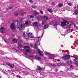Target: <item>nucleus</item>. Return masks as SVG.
<instances>
[{
    "instance_id": "nucleus-46",
    "label": "nucleus",
    "mask_w": 78,
    "mask_h": 78,
    "mask_svg": "<svg viewBox=\"0 0 78 78\" xmlns=\"http://www.w3.org/2000/svg\"><path fill=\"white\" fill-rule=\"evenodd\" d=\"M40 13L41 14H43V12H42V11H40Z\"/></svg>"
},
{
    "instance_id": "nucleus-62",
    "label": "nucleus",
    "mask_w": 78,
    "mask_h": 78,
    "mask_svg": "<svg viewBox=\"0 0 78 78\" xmlns=\"http://www.w3.org/2000/svg\"><path fill=\"white\" fill-rule=\"evenodd\" d=\"M2 53H3V51H2Z\"/></svg>"
},
{
    "instance_id": "nucleus-26",
    "label": "nucleus",
    "mask_w": 78,
    "mask_h": 78,
    "mask_svg": "<svg viewBox=\"0 0 78 78\" xmlns=\"http://www.w3.org/2000/svg\"><path fill=\"white\" fill-rule=\"evenodd\" d=\"M14 15L15 16H18V13H17V12H15L14 13Z\"/></svg>"
},
{
    "instance_id": "nucleus-19",
    "label": "nucleus",
    "mask_w": 78,
    "mask_h": 78,
    "mask_svg": "<svg viewBox=\"0 0 78 78\" xmlns=\"http://www.w3.org/2000/svg\"><path fill=\"white\" fill-rule=\"evenodd\" d=\"M34 14H39V12H38L35 11L33 13Z\"/></svg>"
},
{
    "instance_id": "nucleus-24",
    "label": "nucleus",
    "mask_w": 78,
    "mask_h": 78,
    "mask_svg": "<svg viewBox=\"0 0 78 78\" xmlns=\"http://www.w3.org/2000/svg\"><path fill=\"white\" fill-rule=\"evenodd\" d=\"M48 11H49V12H50V13H51V12H52V11H51V9H48Z\"/></svg>"
},
{
    "instance_id": "nucleus-29",
    "label": "nucleus",
    "mask_w": 78,
    "mask_h": 78,
    "mask_svg": "<svg viewBox=\"0 0 78 78\" xmlns=\"http://www.w3.org/2000/svg\"><path fill=\"white\" fill-rule=\"evenodd\" d=\"M63 22H65V23H67V21H66V20H63Z\"/></svg>"
},
{
    "instance_id": "nucleus-8",
    "label": "nucleus",
    "mask_w": 78,
    "mask_h": 78,
    "mask_svg": "<svg viewBox=\"0 0 78 78\" xmlns=\"http://www.w3.org/2000/svg\"><path fill=\"white\" fill-rule=\"evenodd\" d=\"M70 59V56L69 55H66L65 56V59H66L67 60H69Z\"/></svg>"
},
{
    "instance_id": "nucleus-5",
    "label": "nucleus",
    "mask_w": 78,
    "mask_h": 78,
    "mask_svg": "<svg viewBox=\"0 0 78 78\" xmlns=\"http://www.w3.org/2000/svg\"><path fill=\"white\" fill-rule=\"evenodd\" d=\"M45 55H47V56H53V55L51 54H50V53H48V52H46L45 53Z\"/></svg>"
},
{
    "instance_id": "nucleus-6",
    "label": "nucleus",
    "mask_w": 78,
    "mask_h": 78,
    "mask_svg": "<svg viewBox=\"0 0 78 78\" xmlns=\"http://www.w3.org/2000/svg\"><path fill=\"white\" fill-rule=\"evenodd\" d=\"M4 29L5 28H4V27H1L0 29V31L2 33H3V31Z\"/></svg>"
},
{
    "instance_id": "nucleus-36",
    "label": "nucleus",
    "mask_w": 78,
    "mask_h": 78,
    "mask_svg": "<svg viewBox=\"0 0 78 78\" xmlns=\"http://www.w3.org/2000/svg\"><path fill=\"white\" fill-rule=\"evenodd\" d=\"M24 55H28V54L27 53V52H24Z\"/></svg>"
},
{
    "instance_id": "nucleus-20",
    "label": "nucleus",
    "mask_w": 78,
    "mask_h": 78,
    "mask_svg": "<svg viewBox=\"0 0 78 78\" xmlns=\"http://www.w3.org/2000/svg\"><path fill=\"white\" fill-rule=\"evenodd\" d=\"M43 18L44 19H45V20H47V19H48V17L46 16H44Z\"/></svg>"
},
{
    "instance_id": "nucleus-13",
    "label": "nucleus",
    "mask_w": 78,
    "mask_h": 78,
    "mask_svg": "<svg viewBox=\"0 0 78 78\" xmlns=\"http://www.w3.org/2000/svg\"><path fill=\"white\" fill-rule=\"evenodd\" d=\"M67 64H69V65H70V64H72V62L68 61H67Z\"/></svg>"
},
{
    "instance_id": "nucleus-44",
    "label": "nucleus",
    "mask_w": 78,
    "mask_h": 78,
    "mask_svg": "<svg viewBox=\"0 0 78 78\" xmlns=\"http://www.w3.org/2000/svg\"><path fill=\"white\" fill-rule=\"evenodd\" d=\"M76 61L77 62H78V58H77L76 59Z\"/></svg>"
},
{
    "instance_id": "nucleus-33",
    "label": "nucleus",
    "mask_w": 78,
    "mask_h": 78,
    "mask_svg": "<svg viewBox=\"0 0 78 78\" xmlns=\"http://www.w3.org/2000/svg\"><path fill=\"white\" fill-rule=\"evenodd\" d=\"M29 57H30V58H33L34 57V56L32 55H29Z\"/></svg>"
},
{
    "instance_id": "nucleus-2",
    "label": "nucleus",
    "mask_w": 78,
    "mask_h": 78,
    "mask_svg": "<svg viewBox=\"0 0 78 78\" xmlns=\"http://www.w3.org/2000/svg\"><path fill=\"white\" fill-rule=\"evenodd\" d=\"M56 22L55 20L52 21L51 22V25H56Z\"/></svg>"
},
{
    "instance_id": "nucleus-60",
    "label": "nucleus",
    "mask_w": 78,
    "mask_h": 78,
    "mask_svg": "<svg viewBox=\"0 0 78 78\" xmlns=\"http://www.w3.org/2000/svg\"><path fill=\"white\" fill-rule=\"evenodd\" d=\"M40 37H38V38H40Z\"/></svg>"
},
{
    "instance_id": "nucleus-48",
    "label": "nucleus",
    "mask_w": 78,
    "mask_h": 78,
    "mask_svg": "<svg viewBox=\"0 0 78 78\" xmlns=\"http://www.w3.org/2000/svg\"><path fill=\"white\" fill-rule=\"evenodd\" d=\"M54 58V56H53L52 57H50V59H53V58Z\"/></svg>"
},
{
    "instance_id": "nucleus-38",
    "label": "nucleus",
    "mask_w": 78,
    "mask_h": 78,
    "mask_svg": "<svg viewBox=\"0 0 78 78\" xmlns=\"http://www.w3.org/2000/svg\"><path fill=\"white\" fill-rule=\"evenodd\" d=\"M24 13H23V12H21V14H20V15L22 16H23V14Z\"/></svg>"
},
{
    "instance_id": "nucleus-17",
    "label": "nucleus",
    "mask_w": 78,
    "mask_h": 78,
    "mask_svg": "<svg viewBox=\"0 0 78 78\" xmlns=\"http://www.w3.org/2000/svg\"><path fill=\"white\" fill-rule=\"evenodd\" d=\"M18 47L19 48L20 47L21 48V47H22V44H21L20 43H18Z\"/></svg>"
},
{
    "instance_id": "nucleus-4",
    "label": "nucleus",
    "mask_w": 78,
    "mask_h": 78,
    "mask_svg": "<svg viewBox=\"0 0 78 78\" xmlns=\"http://www.w3.org/2000/svg\"><path fill=\"white\" fill-rule=\"evenodd\" d=\"M28 37H30V38H33L34 37L33 34L30 33H29L28 34Z\"/></svg>"
},
{
    "instance_id": "nucleus-7",
    "label": "nucleus",
    "mask_w": 78,
    "mask_h": 78,
    "mask_svg": "<svg viewBox=\"0 0 78 78\" xmlns=\"http://www.w3.org/2000/svg\"><path fill=\"white\" fill-rule=\"evenodd\" d=\"M61 26H65L66 25V23L62 22L61 23Z\"/></svg>"
},
{
    "instance_id": "nucleus-25",
    "label": "nucleus",
    "mask_w": 78,
    "mask_h": 78,
    "mask_svg": "<svg viewBox=\"0 0 78 78\" xmlns=\"http://www.w3.org/2000/svg\"><path fill=\"white\" fill-rule=\"evenodd\" d=\"M38 53L41 56H43V55L42 54V53H41L40 51H38Z\"/></svg>"
},
{
    "instance_id": "nucleus-52",
    "label": "nucleus",
    "mask_w": 78,
    "mask_h": 78,
    "mask_svg": "<svg viewBox=\"0 0 78 78\" xmlns=\"http://www.w3.org/2000/svg\"><path fill=\"white\" fill-rule=\"evenodd\" d=\"M78 11V9H76L75 10V12H76V11Z\"/></svg>"
},
{
    "instance_id": "nucleus-57",
    "label": "nucleus",
    "mask_w": 78,
    "mask_h": 78,
    "mask_svg": "<svg viewBox=\"0 0 78 78\" xmlns=\"http://www.w3.org/2000/svg\"><path fill=\"white\" fill-rule=\"evenodd\" d=\"M65 58V57H62V58Z\"/></svg>"
},
{
    "instance_id": "nucleus-32",
    "label": "nucleus",
    "mask_w": 78,
    "mask_h": 78,
    "mask_svg": "<svg viewBox=\"0 0 78 78\" xmlns=\"http://www.w3.org/2000/svg\"><path fill=\"white\" fill-rule=\"evenodd\" d=\"M25 23L26 25H28V24L29 23H28V21H26Z\"/></svg>"
},
{
    "instance_id": "nucleus-30",
    "label": "nucleus",
    "mask_w": 78,
    "mask_h": 78,
    "mask_svg": "<svg viewBox=\"0 0 78 78\" xmlns=\"http://www.w3.org/2000/svg\"><path fill=\"white\" fill-rule=\"evenodd\" d=\"M58 6L59 7H62V5L61 4H59L58 5Z\"/></svg>"
},
{
    "instance_id": "nucleus-54",
    "label": "nucleus",
    "mask_w": 78,
    "mask_h": 78,
    "mask_svg": "<svg viewBox=\"0 0 78 78\" xmlns=\"http://www.w3.org/2000/svg\"><path fill=\"white\" fill-rule=\"evenodd\" d=\"M4 41H5V42H6V40H4Z\"/></svg>"
},
{
    "instance_id": "nucleus-56",
    "label": "nucleus",
    "mask_w": 78,
    "mask_h": 78,
    "mask_svg": "<svg viewBox=\"0 0 78 78\" xmlns=\"http://www.w3.org/2000/svg\"><path fill=\"white\" fill-rule=\"evenodd\" d=\"M55 72H58V70H55Z\"/></svg>"
},
{
    "instance_id": "nucleus-9",
    "label": "nucleus",
    "mask_w": 78,
    "mask_h": 78,
    "mask_svg": "<svg viewBox=\"0 0 78 78\" xmlns=\"http://www.w3.org/2000/svg\"><path fill=\"white\" fill-rule=\"evenodd\" d=\"M23 37H24L25 38V39H27V36L25 35V34H23Z\"/></svg>"
},
{
    "instance_id": "nucleus-45",
    "label": "nucleus",
    "mask_w": 78,
    "mask_h": 78,
    "mask_svg": "<svg viewBox=\"0 0 78 78\" xmlns=\"http://www.w3.org/2000/svg\"><path fill=\"white\" fill-rule=\"evenodd\" d=\"M52 5H55V3L53 2H52Z\"/></svg>"
},
{
    "instance_id": "nucleus-40",
    "label": "nucleus",
    "mask_w": 78,
    "mask_h": 78,
    "mask_svg": "<svg viewBox=\"0 0 78 78\" xmlns=\"http://www.w3.org/2000/svg\"><path fill=\"white\" fill-rule=\"evenodd\" d=\"M55 61H58V62H59L60 61V60L58 59H55Z\"/></svg>"
},
{
    "instance_id": "nucleus-63",
    "label": "nucleus",
    "mask_w": 78,
    "mask_h": 78,
    "mask_svg": "<svg viewBox=\"0 0 78 78\" xmlns=\"http://www.w3.org/2000/svg\"><path fill=\"white\" fill-rule=\"evenodd\" d=\"M2 55H3V54H1Z\"/></svg>"
},
{
    "instance_id": "nucleus-50",
    "label": "nucleus",
    "mask_w": 78,
    "mask_h": 78,
    "mask_svg": "<svg viewBox=\"0 0 78 78\" xmlns=\"http://www.w3.org/2000/svg\"><path fill=\"white\" fill-rule=\"evenodd\" d=\"M35 47H37V44H35Z\"/></svg>"
},
{
    "instance_id": "nucleus-58",
    "label": "nucleus",
    "mask_w": 78,
    "mask_h": 78,
    "mask_svg": "<svg viewBox=\"0 0 78 78\" xmlns=\"http://www.w3.org/2000/svg\"><path fill=\"white\" fill-rule=\"evenodd\" d=\"M71 57H73V56H70Z\"/></svg>"
},
{
    "instance_id": "nucleus-14",
    "label": "nucleus",
    "mask_w": 78,
    "mask_h": 78,
    "mask_svg": "<svg viewBox=\"0 0 78 78\" xmlns=\"http://www.w3.org/2000/svg\"><path fill=\"white\" fill-rule=\"evenodd\" d=\"M13 42H14V43H16V42H17V40L14 39L13 40Z\"/></svg>"
},
{
    "instance_id": "nucleus-31",
    "label": "nucleus",
    "mask_w": 78,
    "mask_h": 78,
    "mask_svg": "<svg viewBox=\"0 0 78 78\" xmlns=\"http://www.w3.org/2000/svg\"><path fill=\"white\" fill-rule=\"evenodd\" d=\"M25 74L26 75H27L29 74V73L28 72H25Z\"/></svg>"
},
{
    "instance_id": "nucleus-42",
    "label": "nucleus",
    "mask_w": 78,
    "mask_h": 78,
    "mask_svg": "<svg viewBox=\"0 0 78 78\" xmlns=\"http://www.w3.org/2000/svg\"><path fill=\"white\" fill-rule=\"evenodd\" d=\"M41 59V57H38V58H37V60H39V59Z\"/></svg>"
},
{
    "instance_id": "nucleus-35",
    "label": "nucleus",
    "mask_w": 78,
    "mask_h": 78,
    "mask_svg": "<svg viewBox=\"0 0 78 78\" xmlns=\"http://www.w3.org/2000/svg\"><path fill=\"white\" fill-rule=\"evenodd\" d=\"M29 2L31 3H33V1L32 0H29Z\"/></svg>"
},
{
    "instance_id": "nucleus-61",
    "label": "nucleus",
    "mask_w": 78,
    "mask_h": 78,
    "mask_svg": "<svg viewBox=\"0 0 78 78\" xmlns=\"http://www.w3.org/2000/svg\"><path fill=\"white\" fill-rule=\"evenodd\" d=\"M63 36H65V35H64Z\"/></svg>"
},
{
    "instance_id": "nucleus-11",
    "label": "nucleus",
    "mask_w": 78,
    "mask_h": 78,
    "mask_svg": "<svg viewBox=\"0 0 78 78\" xmlns=\"http://www.w3.org/2000/svg\"><path fill=\"white\" fill-rule=\"evenodd\" d=\"M49 27V26L48 24H45L44 26V27L45 29H47Z\"/></svg>"
},
{
    "instance_id": "nucleus-21",
    "label": "nucleus",
    "mask_w": 78,
    "mask_h": 78,
    "mask_svg": "<svg viewBox=\"0 0 78 78\" xmlns=\"http://www.w3.org/2000/svg\"><path fill=\"white\" fill-rule=\"evenodd\" d=\"M46 22V21L45 20L42 21L41 24L42 25H44V23H45Z\"/></svg>"
},
{
    "instance_id": "nucleus-41",
    "label": "nucleus",
    "mask_w": 78,
    "mask_h": 78,
    "mask_svg": "<svg viewBox=\"0 0 78 78\" xmlns=\"http://www.w3.org/2000/svg\"><path fill=\"white\" fill-rule=\"evenodd\" d=\"M50 65L52 67H55V65H53L52 64H50Z\"/></svg>"
},
{
    "instance_id": "nucleus-3",
    "label": "nucleus",
    "mask_w": 78,
    "mask_h": 78,
    "mask_svg": "<svg viewBox=\"0 0 78 78\" xmlns=\"http://www.w3.org/2000/svg\"><path fill=\"white\" fill-rule=\"evenodd\" d=\"M24 27H25V24H22L19 26V28L20 30H22V29L24 28Z\"/></svg>"
},
{
    "instance_id": "nucleus-15",
    "label": "nucleus",
    "mask_w": 78,
    "mask_h": 78,
    "mask_svg": "<svg viewBox=\"0 0 78 78\" xmlns=\"http://www.w3.org/2000/svg\"><path fill=\"white\" fill-rule=\"evenodd\" d=\"M24 48L25 49L30 48V47L28 46H24Z\"/></svg>"
},
{
    "instance_id": "nucleus-51",
    "label": "nucleus",
    "mask_w": 78,
    "mask_h": 78,
    "mask_svg": "<svg viewBox=\"0 0 78 78\" xmlns=\"http://www.w3.org/2000/svg\"><path fill=\"white\" fill-rule=\"evenodd\" d=\"M18 76L19 78H21V77L20 76Z\"/></svg>"
},
{
    "instance_id": "nucleus-12",
    "label": "nucleus",
    "mask_w": 78,
    "mask_h": 78,
    "mask_svg": "<svg viewBox=\"0 0 78 78\" xmlns=\"http://www.w3.org/2000/svg\"><path fill=\"white\" fill-rule=\"evenodd\" d=\"M9 67H10L11 69H13V68H14V65H13L10 64V66H9Z\"/></svg>"
},
{
    "instance_id": "nucleus-18",
    "label": "nucleus",
    "mask_w": 78,
    "mask_h": 78,
    "mask_svg": "<svg viewBox=\"0 0 78 78\" xmlns=\"http://www.w3.org/2000/svg\"><path fill=\"white\" fill-rule=\"evenodd\" d=\"M67 3L69 6H73V4L71 3L67 2Z\"/></svg>"
},
{
    "instance_id": "nucleus-43",
    "label": "nucleus",
    "mask_w": 78,
    "mask_h": 78,
    "mask_svg": "<svg viewBox=\"0 0 78 78\" xmlns=\"http://www.w3.org/2000/svg\"><path fill=\"white\" fill-rule=\"evenodd\" d=\"M30 51V50L29 49H26V51L27 52H28V51Z\"/></svg>"
},
{
    "instance_id": "nucleus-59",
    "label": "nucleus",
    "mask_w": 78,
    "mask_h": 78,
    "mask_svg": "<svg viewBox=\"0 0 78 78\" xmlns=\"http://www.w3.org/2000/svg\"><path fill=\"white\" fill-rule=\"evenodd\" d=\"M18 76H16V78H18Z\"/></svg>"
},
{
    "instance_id": "nucleus-22",
    "label": "nucleus",
    "mask_w": 78,
    "mask_h": 78,
    "mask_svg": "<svg viewBox=\"0 0 78 78\" xmlns=\"http://www.w3.org/2000/svg\"><path fill=\"white\" fill-rule=\"evenodd\" d=\"M42 19H43V17L40 16L39 17V19L40 20H42Z\"/></svg>"
},
{
    "instance_id": "nucleus-55",
    "label": "nucleus",
    "mask_w": 78,
    "mask_h": 78,
    "mask_svg": "<svg viewBox=\"0 0 78 78\" xmlns=\"http://www.w3.org/2000/svg\"><path fill=\"white\" fill-rule=\"evenodd\" d=\"M43 34H42V37L43 36V34H44V32H43Z\"/></svg>"
},
{
    "instance_id": "nucleus-53",
    "label": "nucleus",
    "mask_w": 78,
    "mask_h": 78,
    "mask_svg": "<svg viewBox=\"0 0 78 78\" xmlns=\"http://www.w3.org/2000/svg\"><path fill=\"white\" fill-rule=\"evenodd\" d=\"M75 64H76V65L77 66H78V63H76Z\"/></svg>"
},
{
    "instance_id": "nucleus-27",
    "label": "nucleus",
    "mask_w": 78,
    "mask_h": 78,
    "mask_svg": "<svg viewBox=\"0 0 78 78\" xmlns=\"http://www.w3.org/2000/svg\"><path fill=\"white\" fill-rule=\"evenodd\" d=\"M24 66L25 67H26V68L25 69H24L25 70H28V69H29V68H27V67H26V66H25V65H24Z\"/></svg>"
},
{
    "instance_id": "nucleus-10",
    "label": "nucleus",
    "mask_w": 78,
    "mask_h": 78,
    "mask_svg": "<svg viewBox=\"0 0 78 78\" xmlns=\"http://www.w3.org/2000/svg\"><path fill=\"white\" fill-rule=\"evenodd\" d=\"M37 69L38 70H39V71H41V70H42L41 68L39 66H37Z\"/></svg>"
},
{
    "instance_id": "nucleus-49",
    "label": "nucleus",
    "mask_w": 78,
    "mask_h": 78,
    "mask_svg": "<svg viewBox=\"0 0 78 78\" xmlns=\"http://www.w3.org/2000/svg\"><path fill=\"white\" fill-rule=\"evenodd\" d=\"M78 12H76L75 13V15H76L77 14H78Z\"/></svg>"
},
{
    "instance_id": "nucleus-23",
    "label": "nucleus",
    "mask_w": 78,
    "mask_h": 78,
    "mask_svg": "<svg viewBox=\"0 0 78 78\" xmlns=\"http://www.w3.org/2000/svg\"><path fill=\"white\" fill-rule=\"evenodd\" d=\"M32 7L34 9H36V6L35 5H32Z\"/></svg>"
},
{
    "instance_id": "nucleus-37",
    "label": "nucleus",
    "mask_w": 78,
    "mask_h": 78,
    "mask_svg": "<svg viewBox=\"0 0 78 78\" xmlns=\"http://www.w3.org/2000/svg\"><path fill=\"white\" fill-rule=\"evenodd\" d=\"M14 8V7L13 6H12V7H9V8H8V9H12V8Z\"/></svg>"
},
{
    "instance_id": "nucleus-34",
    "label": "nucleus",
    "mask_w": 78,
    "mask_h": 78,
    "mask_svg": "<svg viewBox=\"0 0 78 78\" xmlns=\"http://www.w3.org/2000/svg\"><path fill=\"white\" fill-rule=\"evenodd\" d=\"M6 64H7V65L8 66H9L10 65H11V64H9V62L7 63Z\"/></svg>"
},
{
    "instance_id": "nucleus-16",
    "label": "nucleus",
    "mask_w": 78,
    "mask_h": 78,
    "mask_svg": "<svg viewBox=\"0 0 78 78\" xmlns=\"http://www.w3.org/2000/svg\"><path fill=\"white\" fill-rule=\"evenodd\" d=\"M33 25H34V26H37V22H35L33 23Z\"/></svg>"
},
{
    "instance_id": "nucleus-39",
    "label": "nucleus",
    "mask_w": 78,
    "mask_h": 78,
    "mask_svg": "<svg viewBox=\"0 0 78 78\" xmlns=\"http://www.w3.org/2000/svg\"><path fill=\"white\" fill-rule=\"evenodd\" d=\"M30 18H33V17H34V16H32V15H30Z\"/></svg>"
},
{
    "instance_id": "nucleus-47",
    "label": "nucleus",
    "mask_w": 78,
    "mask_h": 78,
    "mask_svg": "<svg viewBox=\"0 0 78 78\" xmlns=\"http://www.w3.org/2000/svg\"><path fill=\"white\" fill-rule=\"evenodd\" d=\"M35 58H36L37 59V58H38V57H37V55L35 56Z\"/></svg>"
},
{
    "instance_id": "nucleus-28",
    "label": "nucleus",
    "mask_w": 78,
    "mask_h": 78,
    "mask_svg": "<svg viewBox=\"0 0 78 78\" xmlns=\"http://www.w3.org/2000/svg\"><path fill=\"white\" fill-rule=\"evenodd\" d=\"M70 68H71V69H74V67H73V66L72 65H71V66H70Z\"/></svg>"
},
{
    "instance_id": "nucleus-1",
    "label": "nucleus",
    "mask_w": 78,
    "mask_h": 78,
    "mask_svg": "<svg viewBox=\"0 0 78 78\" xmlns=\"http://www.w3.org/2000/svg\"><path fill=\"white\" fill-rule=\"evenodd\" d=\"M15 24L18 25V21L16 20H14L12 23H11L10 28L12 30H15Z\"/></svg>"
}]
</instances>
